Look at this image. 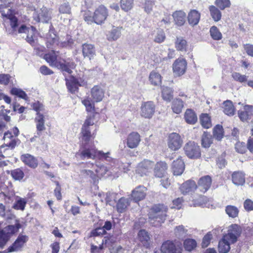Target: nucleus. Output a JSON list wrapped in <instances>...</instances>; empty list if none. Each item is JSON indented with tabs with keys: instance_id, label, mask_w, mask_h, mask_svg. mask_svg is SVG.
Segmentation results:
<instances>
[{
	"instance_id": "b1692460",
	"label": "nucleus",
	"mask_w": 253,
	"mask_h": 253,
	"mask_svg": "<svg viewBox=\"0 0 253 253\" xmlns=\"http://www.w3.org/2000/svg\"><path fill=\"white\" fill-rule=\"evenodd\" d=\"M37 134L40 135L42 132L45 129V119L42 114H39L35 118Z\"/></svg>"
},
{
	"instance_id": "a211bd4d",
	"label": "nucleus",
	"mask_w": 253,
	"mask_h": 253,
	"mask_svg": "<svg viewBox=\"0 0 253 253\" xmlns=\"http://www.w3.org/2000/svg\"><path fill=\"white\" fill-rule=\"evenodd\" d=\"M211 178L209 175L204 176L200 178L197 188L203 193L207 192L211 184Z\"/></svg>"
},
{
	"instance_id": "4be33fe9",
	"label": "nucleus",
	"mask_w": 253,
	"mask_h": 253,
	"mask_svg": "<svg viewBox=\"0 0 253 253\" xmlns=\"http://www.w3.org/2000/svg\"><path fill=\"white\" fill-rule=\"evenodd\" d=\"M172 169L174 175H181L185 169V165L183 160L180 158H178L176 160L174 161L172 163Z\"/></svg>"
},
{
	"instance_id": "1a4fd4ad",
	"label": "nucleus",
	"mask_w": 253,
	"mask_h": 253,
	"mask_svg": "<svg viewBox=\"0 0 253 253\" xmlns=\"http://www.w3.org/2000/svg\"><path fill=\"white\" fill-rule=\"evenodd\" d=\"M162 253H182V249L180 245H176L172 241L167 240L161 246Z\"/></svg>"
},
{
	"instance_id": "9d476101",
	"label": "nucleus",
	"mask_w": 253,
	"mask_h": 253,
	"mask_svg": "<svg viewBox=\"0 0 253 253\" xmlns=\"http://www.w3.org/2000/svg\"><path fill=\"white\" fill-rule=\"evenodd\" d=\"M183 141L180 136L177 133L169 134L168 138V146L172 151L178 150L182 146Z\"/></svg>"
},
{
	"instance_id": "2f4dec72",
	"label": "nucleus",
	"mask_w": 253,
	"mask_h": 253,
	"mask_svg": "<svg viewBox=\"0 0 253 253\" xmlns=\"http://www.w3.org/2000/svg\"><path fill=\"white\" fill-rule=\"evenodd\" d=\"M184 107L183 101L180 98H176L171 102V109L173 113L179 114Z\"/></svg>"
},
{
	"instance_id": "49530a36",
	"label": "nucleus",
	"mask_w": 253,
	"mask_h": 253,
	"mask_svg": "<svg viewBox=\"0 0 253 253\" xmlns=\"http://www.w3.org/2000/svg\"><path fill=\"white\" fill-rule=\"evenodd\" d=\"M120 5L123 10L127 12L132 9L134 0H121Z\"/></svg>"
},
{
	"instance_id": "412c9836",
	"label": "nucleus",
	"mask_w": 253,
	"mask_h": 253,
	"mask_svg": "<svg viewBox=\"0 0 253 253\" xmlns=\"http://www.w3.org/2000/svg\"><path fill=\"white\" fill-rule=\"evenodd\" d=\"M168 166L164 162H158L154 168V172L156 177L162 178L165 176L167 173Z\"/></svg>"
},
{
	"instance_id": "6e6d98bb",
	"label": "nucleus",
	"mask_w": 253,
	"mask_h": 253,
	"mask_svg": "<svg viewBox=\"0 0 253 253\" xmlns=\"http://www.w3.org/2000/svg\"><path fill=\"white\" fill-rule=\"evenodd\" d=\"M200 121L202 126L204 128H209L211 126V119L207 114H203L201 116Z\"/></svg>"
},
{
	"instance_id": "a878e982",
	"label": "nucleus",
	"mask_w": 253,
	"mask_h": 253,
	"mask_svg": "<svg viewBox=\"0 0 253 253\" xmlns=\"http://www.w3.org/2000/svg\"><path fill=\"white\" fill-rule=\"evenodd\" d=\"M201 17L200 13L195 9L190 11L188 14V21L189 24L192 26L197 25L200 21Z\"/></svg>"
},
{
	"instance_id": "4d7b16f0",
	"label": "nucleus",
	"mask_w": 253,
	"mask_h": 253,
	"mask_svg": "<svg viewBox=\"0 0 253 253\" xmlns=\"http://www.w3.org/2000/svg\"><path fill=\"white\" fill-rule=\"evenodd\" d=\"M214 4L216 7H218L220 10H224L226 8L229 7L231 5L229 0H215Z\"/></svg>"
},
{
	"instance_id": "58836bf2",
	"label": "nucleus",
	"mask_w": 253,
	"mask_h": 253,
	"mask_svg": "<svg viewBox=\"0 0 253 253\" xmlns=\"http://www.w3.org/2000/svg\"><path fill=\"white\" fill-rule=\"evenodd\" d=\"M188 230L183 225L176 226L174 229V233L176 238L179 239H184L188 234Z\"/></svg>"
},
{
	"instance_id": "7c9ffc66",
	"label": "nucleus",
	"mask_w": 253,
	"mask_h": 253,
	"mask_svg": "<svg viewBox=\"0 0 253 253\" xmlns=\"http://www.w3.org/2000/svg\"><path fill=\"white\" fill-rule=\"evenodd\" d=\"M172 16L177 25L182 26L184 24L186 14L184 11L182 10L176 11L173 13Z\"/></svg>"
},
{
	"instance_id": "ddd939ff",
	"label": "nucleus",
	"mask_w": 253,
	"mask_h": 253,
	"mask_svg": "<svg viewBox=\"0 0 253 253\" xmlns=\"http://www.w3.org/2000/svg\"><path fill=\"white\" fill-rule=\"evenodd\" d=\"M107 16V9L105 6L100 5L94 12V22L97 24H101L105 21Z\"/></svg>"
},
{
	"instance_id": "72a5a7b5",
	"label": "nucleus",
	"mask_w": 253,
	"mask_h": 253,
	"mask_svg": "<svg viewBox=\"0 0 253 253\" xmlns=\"http://www.w3.org/2000/svg\"><path fill=\"white\" fill-rule=\"evenodd\" d=\"M138 236L139 241L143 244V245L146 248H148L150 245L149 240L150 237L145 230H141L138 234Z\"/></svg>"
},
{
	"instance_id": "6e6552de",
	"label": "nucleus",
	"mask_w": 253,
	"mask_h": 253,
	"mask_svg": "<svg viewBox=\"0 0 253 253\" xmlns=\"http://www.w3.org/2000/svg\"><path fill=\"white\" fill-rule=\"evenodd\" d=\"M187 62L185 59L180 57L177 59L172 64L174 75L179 77L183 75L186 70Z\"/></svg>"
},
{
	"instance_id": "37998d69",
	"label": "nucleus",
	"mask_w": 253,
	"mask_h": 253,
	"mask_svg": "<svg viewBox=\"0 0 253 253\" xmlns=\"http://www.w3.org/2000/svg\"><path fill=\"white\" fill-rule=\"evenodd\" d=\"M66 85L69 91L72 93H75L78 88V85L76 82L75 78L71 77L70 80H66Z\"/></svg>"
},
{
	"instance_id": "8fccbe9b",
	"label": "nucleus",
	"mask_w": 253,
	"mask_h": 253,
	"mask_svg": "<svg viewBox=\"0 0 253 253\" xmlns=\"http://www.w3.org/2000/svg\"><path fill=\"white\" fill-rule=\"evenodd\" d=\"M109 242V239H107L106 238H104L102 240V244L99 245V246H97L95 245H92L91 246V252L92 253H95L99 252L100 251L102 250L104 248V245L105 247H108V244Z\"/></svg>"
},
{
	"instance_id": "f03ea898",
	"label": "nucleus",
	"mask_w": 253,
	"mask_h": 253,
	"mask_svg": "<svg viewBox=\"0 0 253 253\" xmlns=\"http://www.w3.org/2000/svg\"><path fill=\"white\" fill-rule=\"evenodd\" d=\"M76 156L80 157L82 160L98 159L100 160H105L109 162L113 161L114 163L117 161L112 159L109 152L104 153L102 151L98 150L95 147L93 146L88 148L81 147L79 152L76 154Z\"/></svg>"
},
{
	"instance_id": "dca6fc26",
	"label": "nucleus",
	"mask_w": 253,
	"mask_h": 253,
	"mask_svg": "<svg viewBox=\"0 0 253 253\" xmlns=\"http://www.w3.org/2000/svg\"><path fill=\"white\" fill-rule=\"evenodd\" d=\"M146 188L143 186L136 187L131 192V197L133 200L137 202L143 200L146 196Z\"/></svg>"
},
{
	"instance_id": "2eb2a0df",
	"label": "nucleus",
	"mask_w": 253,
	"mask_h": 253,
	"mask_svg": "<svg viewBox=\"0 0 253 253\" xmlns=\"http://www.w3.org/2000/svg\"><path fill=\"white\" fill-rule=\"evenodd\" d=\"M141 138L139 134L137 132L130 133L126 138V145L131 149L136 148L139 144Z\"/></svg>"
},
{
	"instance_id": "5701e85b",
	"label": "nucleus",
	"mask_w": 253,
	"mask_h": 253,
	"mask_svg": "<svg viewBox=\"0 0 253 253\" xmlns=\"http://www.w3.org/2000/svg\"><path fill=\"white\" fill-rule=\"evenodd\" d=\"M21 160L25 165L31 168L35 169L38 165V162L36 158L29 154L22 155L21 157Z\"/></svg>"
},
{
	"instance_id": "a19ab883",
	"label": "nucleus",
	"mask_w": 253,
	"mask_h": 253,
	"mask_svg": "<svg viewBox=\"0 0 253 253\" xmlns=\"http://www.w3.org/2000/svg\"><path fill=\"white\" fill-rule=\"evenodd\" d=\"M130 199L129 198H121L117 205V210L119 212H123L129 205Z\"/></svg>"
},
{
	"instance_id": "e2e57ef3",
	"label": "nucleus",
	"mask_w": 253,
	"mask_h": 253,
	"mask_svg": "<svg viewBox=\"0 0 253 253\" xmlns=\"http://www.w3.org/2000/svg\"><path fill=\"white\" fill-rule=\"evenodd\" d=\"M33 110L37 112L36 116H38L39 114H42L44 110V106L39 102H36L33 103Z\"/></svg>"
},
{
	"instance_id": "13d9d810",
	"label": "nucleus",
	"mask_w": 253,
	"mask_h": 253,
	"mask_svg": "<svg viewBox=\"0 0 253 253\" xmlns=\"http://www.w3.org/2000/svg\"><path fill=\"white\" fill-rule=\"evenodd\" d=\"M11 175L16 180H20L24 176L23 171L20 169H16L11 170Z\"/></svg>"
},
{
	"instance_id": "473e14b6",
	"label": "nucleus",
	"mask_w": 253,
	"mask_h": 253,
	"mask_svg": "<svg viewBox=\"0 0 253 253\" xmlns=\"http://www.w3.org/2000/svg\"><path fill=\"white\" fill-rule=\"evenodd\" d=\"M184 119L186 122L189 124L193 125L197 121V117L195 112L191 109H188L184 113Z\"/></svg>"
},
{
	"instance_id": "ea45409f",
	"label": "nucleus",
	"mask_w": 253,
	"mask_h": 253,
	"mask_svg": "<svg viewBox=\"0 0 253 253\" xmlns=\"http://www.w3.org/2000/svg\"><path fill=\"white\" fill-rule=\"evenodd\" d=\"M162 96L163 99L168 102H170L173 97L172 89L167 86L162 87Z\"/></svg>"
},
{
	"instance_id": "4468645a",
	"label": "nucleus",
	"mask_w": 253,
	"mask_h": 253,
	"mask_svg": "<svg viewBox=\"0 0 253 253\" xmlns=\"http://www.w3.org/2000/svg\"><path fill=\"white\" fill-rule=\"evenodd\" d=\"M154 166V162L145 160L140 163L137 167L136 172L141 176L146 175L152 169Z\"/></svg>"
},
{
	"instance_id": "c03bdc74",
	"label": "nucleus",
	"mask_w": 253,
	"mask_h": 253,
	"mask_svg": "<svg viewBox=\"0 0 253 253\" xmlns=\"http://www.w3.org/2000/svg\"><path fill=\"white\" fill-rule=\"evenodd\" d=\"M175 45L177 50L181 51H186L187 47V42L182 37L177 38Z\"/></svg>"
},
{
	"instance_id": "39448f33",
	"label": "nucleus",
	"mask_w": 253,
	"mask_h": 253,
	"mask_svg": "<svg viewBox=\"0 0 253 253\" xmlns=\"http://www.w3.org/2000/svg\"><path fill=\"white\" fill-rule=\"evenodd\" d=\"M185 154L191 159H197L201 156V151L199 146L193 141L187 143L184 147Z\"/></svg>"
},
{
	"instance_id": "4c0bfd02",
	"label": "nucleus",
	"mask_w": 253,
	"mask_h": 253,
	"mask_svg": "<svg viewBox=\"0 0 253 253\" xmlns=\"http://www.w3.org/2000/svg\"><path fill=\"white\" fill-rule=\"evenodd\" d=\"M149 79L151 84L153 85H159L162 83L161 75L155 71H153L150 73Z\"/></svg>"
},
{
	"instance_id": "7ed1b4c3",
	"label": "nucleus",
	"mask_w": 253,
	"mask_h": 253,
	"mask_svg": "<svg viewBox=\"0 0 253 253\" xmlns=\"http://www.w3.org/2000/svg\"><path fill=\"white\" fill-rule=\"evenodd\" d=\"M167 211V207L163 204L154 205L148 213L150 224L154 226H160L165 220Z\"/></svg>"
},
{
	"instance_id": "052dcab7",
	"label": "nucleus",
	"mask_w": 253,
	"mask_h": 253,
	"mask_svg": "<svg viewBox=\"0 0 253 253\" xmlns=\"http://www.w3.org/2000/svg\"><path fill=\"white\" fill-rule=\"evenodd\" d=\"M82 103L85 107L87 112H92L94 111V105L93 102L89 98H86L82 101Z\"/></svg>"
},
{
	"instance_id": "79ce46f5",
	"label": "nucleus",
	"mask_w": 253,
	"mask_h": 253,
	"mask_svg": "<svg viewBox=\"0 0 253 253\" xmlns=\"http://www.w3.org/2000/svg\"><path fill=\"white\" fill-rule=\"evenodd\" d=\"M121 36V30L119 27L112 29L107 35V39L110 41H116Z\"/></svg>"
},
{
	"instance_id": "f704fd0d",
	"label": "nucleus",
	"mask_w": 253,
	"mask_h": 253,
	"mask_svg": "<svg viewBox=\"0 0 253 253\" xmlns=\"http://www.w3.org/2000/svg\"><path fill=\"white\" fill-rule=\"evenodd\" d=\"M223 112L225 114L229 116H233L235 114V107L230 100H226L223 104Z\"/></svg>"
},
{
	"instance_id": "e433bc0d",
	"label": "nucleus",
	"mask_w": 253,
	"mask_h": 253,
	"mask_svg": "<svg viewBox=\"0 0 253 253\" xmlns=\"http://www.w3.org/2000/svg\"><path fill=\"white\" fill-rule=\"evenodd\" d=\"M209 9L211 17L215 22L220 20L222 16L221 12L217 7L214 5H210Z\"/></svg>"
},
{
	"instance_id": "0e129e2a",
	"label": "nucleus",
	"mask_w": 253,
	"mask_h": 253,
	"mask_svg": "<svg viewBox=\"0 0 253 253\" xmlns=\"http://www.w3.org/2000/svg\"><path fill=\"white\" fill-rule=\"evenodd\" d=\"M59 10L61 13L70 14L71 12V7L68 2H65L61 4Z\"/></svg>"
},
{
	"instance_id": "09e8293b",
	"label": "nucleus",
	"mask_w": 253,
	"mask_h": 253,
	"mask_svg": "<svg viewBox=\"0 0 253 253\" xmlns=\"http://www.w3.org/2000/svg\"><path fill=\"white\" fill-rule=\"evenodd\" d=\"M212 143L211 135L207 132H204L202 138V145L203 147L209 148Z\"/></svg>"
},
{
	"instance_id": "864d4df0",
	"label": "nucleus",
	"mask_w": 253,
	"mask_h": 253,
	"mask_svg": "<svg viewBox=\"0 0 253 253\" xmlns=\"http://www.w3.org/2000/svg\"><path fill=\"white\" fill-rule=\"evenodd\" d=\"M225 211L228 215L232 218L237 217L239 213L238 208L235 206L231 205L226 206Z\"/></svg>"
},
{
	"instance_id": "3c124183",
	"label": "nucleus",
	"mask_w": 253,
	"mask_h": 253,
	"mask_svg": "<svg viewBox=\"0 0 253 253\" xmlns=\"http://www.w3.org/2000/svg\"><path fill=\"white\" fill-rule=\"evenodd\" d=\"M183 246L186 251L190 252L196 247L197 243L194 239H187L184 241Z\"/></svg>"
},
{
	"instance_id": "680f3d73",
	"label": "nucleus",
	"mask_w": 253,
	"mask_h": 253,
	"mask_svg": "<svg viewBox=\"0 0 253 253\" xmlns=\"http://www.w3.org/2000/svg\"><path fill=\"white\" fill-rule=\"evenodd\" d=\"M166 39L165 32L162 30H158L154 38V41L158 43H161Z\"/></svg>"
},
{
	"instance_id": "5fc2aeb1",
	"label": "nucleus",
	"mask_w": 253,
	"mask_h": 253,
	"mask_svg": "<svg viewBox=\"0 0 253 253\" xmlns=\"http://www.w3.org/2000/svg\"><path fill=\"white\" fill-rule=\"evenodd\" d=\"M10 92L12 95L17 96L25 100H28L27 94L20 88L13 87L11 89Z\"/></svg>"
},
{
	"instance_id": "423d86ee",
	"label": "nucleus",
	"mask_w": 253,
	"mask_h": 253,
	"mask_svg": "<svg viewBox=\"0 0 253 253\" xmlns=\"http://www.w3.org/2000/svg\"><path fill=\"white\" fill-rule=\"evenodd\" d=\"M28 239L29 238L26 235L22 234L19 235L12 245L6 250L4 251L2 253H8L21 251Z\"/></svg>"
},
{
	"instance_id": "cd10ccee",
	"label": "nucleus",
	"mask_w": 253,
	"mask_h": 253,
	"mask_svg": "<svg viewBox=\"0 0 253 253\" xmlns=\"http://www.w3.org/2000/svg\"><path fill=\"white\" fill-rule=\"evenodd\" d=\"M46 39V46L48 48H53L58 45V38L52 29H50Z\"/></svg>"
},
{
	"instance_id": "c756f323",
	"label": "nucleus",
	"mask_w": 253,
	"mask_h": 253,
	"mask_svg": "<svg viewBox=\"0 0 253 253\" xmlns=\"http://www.w3.org/2000/svg\"><path fill=\"white\" fill-rule=\"evenodd\" d=\"M231 242L223 236L218 243V251L220 253H227L230 249Z\"/></svg>"
},
{
	"instance_id": "f3484780",
	"label": "nucleus",
	"mask_w": 253,
	"mask_h": 253,
	"mask_svg": "<svg viewBox=\"0 0 253 253\" xmlns=\"http://www.w3.org/2000/svg\"><path fill=\"white\" fill-rule=\"evenodd\" d=\"M87 167L94 169L96 173L99 176H104L106 174L109 176L113 174V172L104 165L98 166L93 163L88 164Z\"/></svg>"
},
{
	"instance_id": "603ef678",
	"label": "nucleus",
	"mask_w": 253,
	"mask_h": 253,
	"mask_svg": "<svg viewBox=\"0 0 253 253\" xmlns=\"http://www.w3.org/2000/svg\"><path fill=\"white\" fill-rule=\"evenodd\" d=\"M213 137L218 140H220L223 136V130L222 126L217 125L213 128Z\"/></svg>"
},
{
	"instance_id": "393cba45",
	"label": "nucleus",
	"mask_w": 253,
	"mask_h": 253,
	"mask_svg": "<svg viewBox=\"0 0 253 253\" xmlns=\"http://www.w3.org/2000/svg\"><path fill=\"white\" fill-rule=\"evenodd\" d=\"M197 188L195 182L193 180H189L183 183L180 186V189L183 194H185L194 191Z\"/></svg>"
},
{
	"instance_id": "69168bd1",
	"label": "nucleus",
	"mask_w": 253,
	"mask_h": 253,
	"mask_svg": "<svg viewBox=\"0 0 253 253\" xmlns=\"http://www.w3.org/2000/svg\"><path fill=\"white\" fill-rule=\"evenodd\" d=\"M212 234L210 232L207 233L203 238L202 246L203 248L207 247L210 243L211 240L212 239Z\"/></svg>"
},
{
	"instance_id": "de8ad7c7",
	"label": "nucleus",
	"mask_w": 253,
	"mask_h": 253,
	"mask_svg": "<svg viewBox=\"0 0 253 253\" xmlns=\"http://www.w3.org/2000/svg\"><path fill=\"white\" fill-rule=\"evenodd\" d=\"M27 204L25 199L18 197L13 205V208L16 210L23 211Z\"/></svg>"
},
{
	"instance_id": "338daca9",
	"label": "nucleus",
	"mask_w": 253,
	"mask_h": 253,
	"mask_svg": "<svg viewBox=\"0 0 253 253\" xmlns=\"http://www.w3.org/2000/svg\"><path fill=\"white\" fill-rule=\"evenodd\" d=\"M11 77L8 74H0V84L6 85L10 81Z\"/></svg>"
},
{
	"instance_id": "aec40b11",
	"label": "nucleus",
	"mask_w": 253,
	"mask_h": 253,
	"mask_svg": "<svg viewBox=\"0 0 253 253\" xmlns=\"http://www.w3.org/2000/svg\"><path fill=\"white\" fill-rule=\"evenodd\" d=\"M244 110L238 111V116L242 122H246L253 116V106L246 105L244 107Z\"/></svg>"
},
{
	"instance_id": "c85d7f7f",
	"label": "nucleus",
	"mask_w": 253,
	"mask_h": 253,
	"mask_svg": "<svg viewBox=\"0 0 253 253\" xmlns=\"http://www.w3.org/2000/svg\"><path fill=\"white\" fill-rule=\"evenodd\" d=\"M232 180L236 185H243L245 182L244 173L241 171H235L232 174Z\"/></svg>"
},
{
	"instance_id": "bb28decb",
	"label": "nucleus",
	"mask_w": 253,
	"mask_h": 253,
	"mask_svg": "<svg viewBox=\"0 0 253 253\" xmlns=\"http://www.w3.org/2000/svg\"><path fill=\"white\" fill-rule=\"evenodd\" d=\"M82 51L84 57H87L90 60L95 55V50L91 44L84 43L82 45Z\"/></svg>"
},
{
	"instance_id": "a18cd8bd",
	"label": "nucleus",
	"mask_w": 253,
	"mask_h": 253,
	"mask_svg": "<svg viewBox=\"0 0 253 253\" xmlns=\"http://www.w3.org/2000/svg\"><path fill=\"white\" fill-rule=\"evenodd\" d=\"M210 33L211 38L214 40L219 41L222 38L221 33L215 26H213L211 27Z\"/></svg>"
},
{
	"instance_id": "c9c22d12",
	"label": "nucleus",
	"mask_w": 253,
	"mask_h": 253,
	"mask_svg": "<svg viewBox=\"0 0 253 253\" xmlns=\"http://www.w3.org/2000/svg\"><path fill=\"white\" fill-rule=\"evenodd\" d=\"M91 132L90 129H88L85 126H82L81 132L80 140L82 142L83 145L88 143L91 138Z\"/></svg>"
},
{
	"instance_id": "0eeeda50",
	"label": "nucleus",
	"mask_w": 253,
	"mask_h": 253,
	"mask_svg": "<svg viewBox=\"0 0 253 253\" xmlns=\"http://www.w3.org/2000/svg\"><path fill=\"white\" fill-rule=\"evenodd\" d=\"M33 18L37 22L47 23L51 19V12L43 6L39 11L34 12Z\"/></svg>"
},
{
	"instance_id": "774afa93",
	"label": "nucleus",
	"mask_w": 253,
	"mask_h": 253,
	"mask_svg": "<svg viewBox=\"0 0 253 253\" xmlns=\"http://www.w3.org/2000/svg\"><path fill=\"white\" fill-rule=\"evenodd\" d=\"M235 149L239 153L243 154L246 151V146L244 143L238 142L235 144Z\"/></svg>"
},
{
	"instance_id": "20e7f679",
	"label": "nucleus",
	"mask_w": 253,
	"mask_h": 253,
	"mask_svg": "<svg viewBox=\"0 0 253 253\" xmlns=\"http://www.w3.org/2000/svg\"><path fill=\"white\" fill-rule=\"evenodd\" d=\"M21 227V224L16 221L14 225L7 226L2 230H0V248H3L9 240L10 235L17 232Z\"/></svg>"
},
{
	"instance_id": "f8f14e48",
	"label": "nucleus",
	"mask_w": 253,
	"mask_h": 253,
	"mask_svg": "<svg viewBox=\"0 0 253 253\" xmlns=\"http://www.w3.org/2000/svg\"><path fill=\"white\" fill-rule=\"evenodd\" d=\"M155 105L152 101L143 102L141 106V116L145 118H151L154 115Z\"/></svg>"
},
{
	"instance_id": "bf43d9fd",
	"label": "nucleus",
	"mask_w": 253,
	"mask_h": 253,
	"mask_svg": "<svg viewBox=\"0 0 253 253\" xmlns=\"http://www.w3.org/2000/svg\"><path fill=\"white\" fill-rule=\"evenodd\" d=\"M232 78L237 82L243 83L247 81L248 77L245 75H241L238 72H233L232 74Z\"/></svg>"
},
{
	"instance_id": "f257e3e1",
	"label": "nucleus",
	"mask_w": 253,
	"mask_h": 253,
	"mask_svg": "<svg viewBox=\"0 0 253 253\" xmlns=\"http://www.w3.org/2000/svg\"><path fill=\"white\" fill-rule=\"evenodd\" d=\"M44 58L46 61L52 67H55L60 69L64 72L71 74L72 70L76 67V64L70 58L66 60L62 59L58 55V52L54 50L45 54Z\"/></svg>"
},
{
	"instance_id": "6ab92c4d",
	"label": "nucleus",
	"mask_w": 253,
	"mask_h": 253,
	"mask_svg": "<svg viewBox=\"0 0 253 253\" xmlns=\"http://www.w3.org/2000/svg\"><path fill=\"white\" fill-rule=\"evenodd\" d=\"M91 95L94 102H100L104 96V91L100 86L95 85L91 89Z\"/></svg>"
},
{
	"instance_id": "9b49d317",
	"label": "nucleus",
	"mask_w": 253,
	"mask_h": 253,
	"mask_svg": "<svg viewBox=\"0 0 253 253\" xmlns=\"http://www.w3.org/2000/svg\"><path fill=\"white\" fill-rule=\"evenodd\" d=\"M241 234V229L237 224H232L229 226L227 234L223 236L227 239L231 243H235L237 241L238 237Z\"/></svg>"
}]
</instances>
